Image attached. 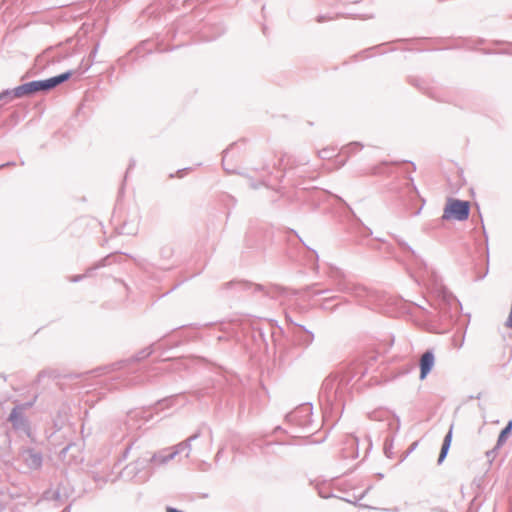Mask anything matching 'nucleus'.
Wrapping results in <instances>:
<instances>
[{
  "label": "nucleus",
  "instance_id": "obj_45",
  "mask_svg": "<svg viewBox=\"0 0 512 512\" xmlns=\"http://www.w3.org/2000/svg\"><path fill=\"white\" fill-rule=\"evenodd\" d=\"M359 17H360V18H370L371 16H370V15H367V16H364V17H362V16H359Z\"/></svg>",
  "mask_w": 512,
  "mask_h": 512
},
{
  "label": "nucleus",
  "instance_id": "obj_1",
  "mask_svg": "<svg viewBox=\"0 0 512 512\" xmlns=\"http://www.w3.org/2000/svg\"><path fill=\"white\" fill-rule=\"evenodd\" d=\"M348 379L344 376L331 374L326 377L320 390V399L328 406L341 407L348 390Z\"/></svg>",
  "mask_w": 512,
  "mask_h": 512
},
{
  "label": "nucleus",
  "instance_id": "obj_25",
  "mask_svg": "<svg viewBox=\"0 0 512 512\" xmlns=\"http://www.w3.org/2000/svg\"><path fill=\"white\" fill-rule=\"evenodd\" d=\"M331 19H332L331 17L320 15L317 17V22L322 23L324 21L331 20Z\"/></svg>",
  "mask_w": 512,
  "mask_h": 512
},
{
  "label": "nucleus",
  "instance_id": "obj_6",
  "mask_svg": "<svg viewBox=\"0 0 512 512\" xmlns=\"http://www.w3.org/2000/svg\"><path fill=\"white\" fill-rule=\"evenodd\" d=\"M148 465V459L146 458H138L136 461L128 464L122 471V476L128 479H134L139 476V474L144 471V469Z\"/></svg>",
  "mask_w": 512,
  "mask_h": 512
},
{
  "label": "nucleus",
  "instance_id": "obj_37",
  "mask_svg": "<svg viewBox=\"0 0 512 512\" xmlns=\"http://www.w3.org/2000/svg\"><path fill=\"white\" fill-rule=\"evenodd\" d=\"M416 446H417V443H416V442H415V443H413V444L411 445V447H410L409 451L407 452V454H408V453H410V452H412V451L415 449V447H416Z\"/></svg>",
  "mask_w": 512,
  "mask_h": 512
},
{
  "label": "nucleus",
  "instance_id": "obj_31",
  "mask_svg": "<svg viewBox=\"0 0 512 512\" xmlns=\"http://www.w3.org/2000/svg\"><path fill=\"white\" fill-rule=\"evenodd\" d=\"M131 450V445H128L123 453V458H126Z\"/></svg>",
  "mask_w": 512,
  "mask_h": 512
},
{
  "label": "nucleus",
  "instance_id": "obj_4",
  "mask_svg": "<svg viewBox=\"0 0 512 512\" xmlns=\"http://www.w3.org/2000/svg\"><path fill=\"white\" fill-rule=\"evenodd\" d=\"M8 422L11 423L12 428L17 432L24 433L27 437H32L31 424L25 411L22 408L14 406L8 416Z\"/></svg>",
  "mask_w": 512,
  "mask_h": 512
},
{
  "label": "nucleus",
  "instance_id": "obj_33",
  "mask_svg": "<svg viewBox=\"0 0 512 512\" xmlns=\"http://www.w3.org/2000/svg\"><path fill=\"white\" fill-rule=\"evenodd\" d=\"M166 512H183V511L178 510V509H176L174 507H167L166 508Z\"/></svg>",
  "mask_w": 512,
  "mask_h": 512
},
{
  "label": "nucleus",
  "instance_id": "obj_9",
  "mask_svg": "<svg viewBox=\"0 0 512 512\" xmlns=\"http://www.w3.org/2000/svg\"><path fill=\"white\" fill-rule=\"evenodd\" d=\"M338 291L351 294L358 299H361L367 295V290L365 287L351 282H339Z\"/></svg>",
  "mask_w": 512,
  "mask_h": 512
},
{
  "label": "nucleus",
  "instance_id": "obj_15",
  "mask_svg": "<svg viewBox=\"0 0 512 512\" xmlns=\"http://www.w3.org/2000/svg\"><path fill=\"white\" fill-rule=\"evenodd\" d=\"M19 89V86L13 88V89H6L0 93V101L4 103H8L16 98H22L25 95L16 93L15 91Z\"/></svg>",
  "mask_w": 512,
  "mask_h": 512
},
{
  "label": "nucleus",
  "instance_id": "obj_29",
  "mask_svg": "<svg viewBox=\"0 0 512 512\" xmlns=\"http://www.w3.org/2000/svg\"><path fill=\"white\" fill-rule=\"evenodd\" d=\"M329 291H330L329 289L318 290V291H315L313 294H314V295H321V294H326V293H328Z\"/></svg>",
  "mask_w": 512,
  "mask_h": 512
},
{
  "label": "nucleus",
  "instance_id": "obj_24",
  "mask_svg": "<svg viewBox=\"0 0 512 512\" xmlns=\"http://www.w3.org/2000/svg\"><path fill=\"white\" fill-rule=\"evenodd\" d=\"M172 403V398H165V399H162V400H159L157 403H156V406H160V407H168L170 406Z\"/></svg>",
  "mask_w": 512,
  "mask_h": 512
},
{
  "label": "nucleus",
  "instance_id": "obj_27",
  "mask_svg": "<svg viewBox=\"0 0 512 512\" xmlns=\"http://www.w3.org/2000/svg\"><path fill=\"white\" fill-rule=\"evenodd\" d=\"M151 473H145L142 476H139L140 481H147L150 477Z\"/></svg>",
  "mask_w": 512,
  "mask_h": 512
},
{
  "label": "nucleus",
  "instance_id": "obj_12",
  "mask_svg": "<svg viewBox=\"0 0 512 512\" xmlns=\"http://www.w3.org/2000/svg\"><path fill=\"white\" fill-rule=\"evenodd\" d=\"M200 436L201 433L200 431H198L195 434L188 437L185 441H182L171 447L172 452H175V457L183 451H186V457H189L192 450V442L200 438Z\"/></svg>",
  "mask_w": 512,
  "mask_h": 512
},
{
  "label": "nucleus",
  "instance_id": "obj_10",
  "mask_svg": "<svg viewBox=\"0 0 512 512\" xmlns=\"http://www.w3.org/2000/svg\"><path fill=\"white\" fill-rule=\"evenodd\" d=\"M175 458V452H172L171 448L162 449L156 453H154L149 459L148 463L155 466L165 465L169 461Z\"/></svg>",
  "mask_w": 512,
  "mask_h": 512
},
{
  "label": "nucleus",
  "instance_id": "obj_35",
  "mask_svg": "<svg viewBox=\"0 0 512 512\" xmlns=\"http://www.w3.org/2000/svg\"><path fill=\"white\" fill-rule=\"evenodd\" d=\"M53 52V49H48L45 53H44V56L45 57H50V54Z\"/></svg>",
  "mask_w": 512,
  "mask_h": 512
},
{
  "label": "nucleus",
  "instance_id": "obj_36",
  "mask_svg": "<svg viewBox=\"0 0 512 512\" xmlns=\"http://www.w3.org/2000/svg\"><path fill=\"white\" fill-rule=\"evenodd\" d=\"M409 180H410V185H411V187L413 188V190H414L415 192H417V188H416V186L413 184V178H409Z\"/></svg>",
  "mask_w": 512,
  "mask_h": 512
},
{
  "label": "nucleus",
  "instance_id": "obj_22",
  "mask_svg": "<svg viewBox=\"0 0 512 512\" xmlns=\"http://www.w3.org/2000/svg\"><path fill=\"white\" fill-rule=\"evenodd\" d=\"M36 400H37V396H34V398L31 401H28L25 403H20V404H17L16 406L22 408V410L26 412V410L30 409L34 405Z\"/></svg>",
  "mask_w": 512,
  "mask_h": 512
},
{
  "label": "nucleus",
  "instance_id": "obj_42",
  "mask_svg": "<svg viewBox=\"0 0 512 512\" xmlns=\"http://www.w3.org/2000/svg\"><path fill=\"white\" fill-rule=\"evenodd\" d=\"M346 160H342L341 162L338 163V167H342L344 164H345Z\"/></svg>",
  "mask_w": 512,
  "mask_h": 512
},
{
  "label": "nucleus",
  "instance_id": "obj_14",
  "mask_svg": "<svg viewBox=\"0 0 512 512\" xmlns=\"http://www.w3.org/2000/svg\"><path fill=\"white\" fill-rule=\"evenodd\" d=\"M451 441H452V426L450 427L448 433L444 437L441 451H440V454L438 457V464H441L445 460V458L448 454V451L450 449V446H451Z\"/></svg>",
  "mask_w": 512,
  "mask_h": 512
},
{
  "label": "nucleus",
  "instance_id": "obj_34",
  "mask_svg": "<svg viewBox=\"0 0 512 512\" xmlns=\"http://www.w3.org/2000/svg\"><path fill=\"white\" fill-rule=\"evenodd\" d=\"M335 298H336L335 296L330 297V298H326V299H325V302L322 304V308H323V309H327V307H326L325 303H326V302H328L329 300H332V299H335Z\"/></svg>",
  "mask_w": 512,
  "mask_h": 512
},
{
  "label": "nucleus",
  "instance_id": "obj_39",
  "mask_svg": "<svg viewBox=\"0 0 512 512\" xmlns=\"http://www.w3.org/2000/svg\"><path fill=\"white\" fill-rule=\"evenodd\" d=\"M447 299H448V301H449V302L457 303V300H455V299H454V298H452L451 296H449Z\"/></svg>",
  "mask_w": 512,
  "mask_h": 512
},
{
  "label": "nucleus",
  "instance_id": "obj_19",
  "mask_svg": "<svg viewBox=\"0 0 512 512\" xmlns=\"http://www.w3.org/2000/svg\"><path fill=\"white\" fill-rule=\"evenodd\" d=\"M329 277L335 281L337 287L339 282H346L344 273L338 268H332Z\"/></svg>",
  "mask_w": 512,
  "mask_h": 512
},
{
  "label": "nucleus",
  "instance_id": "obj_44",
  "mask_svg": "<svg viewBox=\"0 0 512 512\" xmlns=\"http://www.w3.org/2000/svg\"><path fill=\"white\" fill-rule=\"evenodd\" d=\"M420 212H421V208H419V209L415 212V215L420 214Z\"/></svg>",
  "mask_w": 512,
  "mask_h": 512
},
{
  "label": "nucleus",
  "instance_id": "obj_8",
  "mask_svg": "<svg viewBox=\"0 0 512 512\" xmlns=\"http://www.w3.org/2000/svg\"><path fill=\"white\" fill-rule=\"evenodd\" d=\"M39 91H48L45 79L44 80H35L31 82L24 83L19 85V89L16 90V93L24 94L25 96L34 94Z\"/></svg>",
  "mask_w": 512,
  "mask_h": 512
},
{
  "label": "nucleus",
  "instance_id": "obj_28",
  "mask_svg": "<svg viewBox=\"0 0 512 512\" xmlns=\"http://www.w3.org/2000/svg\"><path fill=\"white\" fill-rule=\"evenodd\" d=\"M227 154H228V149H227V150H225V151L223 152V167H224V169H225L226 171H230V170H229L228 168H226V166H225V158H226Z\"/></svg>",
  "mask_w": 512,
  "mask_h": 512
},
{
  "label": "nucleus",
  "instance_id": "obj_5",
  "mask_svg": "<svg viewBox=\"0 0 512 512\" xmlns=\"http://www.w3.org/2000/svg\"><path fill=\"white\" fill-rule=\"evenodd\" d=\"M19 458L31 471L39 470L43 465L42 453L31 447L20 448Z\"/></svg>",
  "mask_w": 512,
  "mask_h": 512
},
{
  "label": "nucleus",
  "instance_id": "obj_3",
  "mask_svg": "<svg viewBox=\"0 0 512 512\" xmlns=\"http://www.w3.org/2000/svg\"><path fill=\"white\" fill-rule=\"evenodd\" d=\"M312 404L305 403L286 415V421L299 427L307 428L312 424Z\"/></svg>",
  "mask_w": 512,
  "mask_h": 512
},
{
  "label": "nucleus",
  "instance_id": "obj_18",
  "mask_svg": "<svg viewBox=\"0 0 512 512\" xmlns=\"http://www.w3.org/2000/svg\"><path fill=\"white\" fill-rule=\"evenodd\" d=\"M362 145L358 142L350 143L341 149V153L349 157L351 154H353L355 151L362 149Z\"/></svg>",
  "mask_w": 512,
  "mask_h": 512
},
{
  "label": "nucleus",
  "instance_id": "obj_11",
  "mask_svg": "<svg viewBox=\"0 0 512 512\" xmlns=\"http://www.w3.org/2000/svg\"><path fill=\"white\" fill-rule=\"evenodd\" d=\"M435 362L434 354L431 350H427L420 359V379L424 380L431 372Z\"/></svg>",
  "mask_w": 512,
  "mask_h": 512
},
{
  "label": "nucleus",
  "instance_id": "obj_32",
  "mask_svg": "<svg viewBox=\"0 0 512 512\" xmlns=\"http://www.w3.org/2000/svg\"><path fill=\"white\" fill-rule=\"evenodd\" d=\"M210 468V464H207L205 462L202 463L200 469L205 471V470H208Z\"/></svg>",
  "mask_w": 512,
  "mask_h": 512
},
{
  "label": "nucleus",
  "instance_id": "obj_2",
  "mask_svg": "<svg viewBox=\"0 0 512 512\" xmlns=\"http://www.w3.org/2000/svg\"><path fill=\"white\" fill-rule=\"evenodd\" d=\"M470 213V204L468 201L459 199H450L444 208L442 215L443 220L454 219L457 221H464L468 219Z\"/></svg>",
  "mask_w": 512,
  "mask_h": 512
},
{
  "label": "nucleus",
  "instance_id": "obj_7",
  "mask_svg": "<svg viewBox=\"0 0 512 512\" xmlns=\"http://www.w3.org/2000/svg\"><path fill=\"white\" fill-rule=\"evenodd\" d=\"M224 287L226 289H236V290H251L253 293L255 292H265L267 295H269V291L265 289L264 286L260 284H253L247 281H230L224 284Z\"/></svg>",
  "mask_w": 512,
  "mask_h": 512
},
{
  "label": "nucleus",
  "instance_id": "obj_38",
  "mask_svg": "<svg viewBox=\"0 0 512 512\" xmlns=\"http://www.w3.org/2000/svg\"><path fill=\"white\" fill-rule=\"evenodd\" d=\"M0 379H3L4 381L7 380V376L3 373H0Z\"/></svg>",
  "mask_w": 512,
  "mask_h": 512
},
{
  "label": "nucleus",
  "instance_id": "obj_43",
  "mask_svg": "<svg viewBox=\"0 0 512 512\" xmlns=\"http://www.w3.org/2000/svg\"><path fill=\"white\" fill-rule=\"evenodd\" d=\"M67 57H68V55H67V54H65V55H63L62 57L58 58L56 61H61L62 59L67 58Z\"/></svg>",
  "mask_w": 512,
  "mask_h": 512
},
{
  "label": "nucleus",
  "instance_id": "obj_41",
  "mask_svg": "<svg viewBox=\"0 0 512 512\" xmlns=\"http://www.w3.org/2000/svg\"><path fill=\"white\" fill-rule=\"evenodd\" d=\"M403 246H405L409 251H411L414 254V251H412L411 247L407 246L405 242H402Z\"/></svg>",
  "mask_w": 512,
  "mask_h": 512
},
{
  "label": "nucleus",
  "instance_id": "obj_23",
  "mask_svg": "<svg viewBox=\"0 0 512 512\" xmlns=\"http://www.w3.org/2000/svg\"><path fill=\"white\" fill-rule=\"evenodd\" d=\"M212 444H213L212 432L209 431L208 438H207L206 443L204 445L205 452L209 453L211 451Z\"/></svg>",
  "mask_w": 512,
  "mask_h": 512
},
{
  "label": "nucleus",
  "instance_id": "obj_47",
  "mask_svg": "<svg viewBox=\"0 0 512 512\" xmlns=\"http://www.w3.org/2000/svg\"><path fill=\"white\" fill-rule=\"evenodd\" d=\"M7 165H10V163L3 164L0 167H4V166H7Z\"/></svg>",
  "mask_w": 512,
  "mask_h": 512
},
{
  "label": "nucleus",
  "instance_id": "obj_21",
  "mask_svg": "<svg viewBox=\"0 0 512 512\" xmlns=\"http://www.w3.org/2000/svg\"><path fill=\"white\" fill-rule=\"evenodd\" d=\"M335 154L334 148H324L320 151H318V156L321 159H331Z\"/></svg>",
  "mask_w": 512,
  "mask_h": 512
},
{
  "label": "nucleus",
  "instance_id": "obj_26",
  "mask_svg": "<svg viewBox=\"0 0 512 512\" xmlns=\"http://www.w3.org/2000/svg\"><path fill=\"white\" fill-rule=\"evenodd\" d=\"M223 450H224L223 448H220V449L218 450V452L216 453V455H215V463H218V462H219V460H220V458H221V454H222Z\"/></svg>",
  "mask_w": 512,
  "mask_h": 512
},
{
  "label": "nucleus",
  "instance_id": "obj_16",
  "mask_svg": "<svg viewBox=\"0 0 512 512\" xmlns=\"http://www.w3.org/2000/svg\"><path fill=\"white\" fill-rule=\"evenodd\" d=\"M105 260H102L99 264H97L96 266L94 267H91V268H88L86 273L85 274H80V275H75V276H71L69 277V281L70 282H73V283H76V282H79L81 280H83L84 278L86 277H89L92 273L93 270L95 269H98L100 268L101 266H104L105 263H104Z\"/></svg>",
  "mask_w": 512,
  "mask_h": 512
},
{
  "label": "nucleus",
  "instance_id": "obj_40",
  "mask_svg": "<svg viewBox=\"0 0 512 512\" xmlns=\"http://www.w3.org/2000/svg\"><path fill=\"white\" fill-rule=\"evenodd\" d=\"M337 16H338V17H346V15H344V14H338ZM347 17L354 18L355 16L347 15Z\"/></svg>",
  "mask_w": 512,
  "mask_h": 512
},
{
  "label": "nucleus",
  "instance_id": "obj_46",
  "mask_svg": "<svg viewBox=\"0 0 512 512\" xmlns=\"http://www.w3.org/2000/svg\"><path fill=\"white\" fill-rule=\"evenodd\" d=\"M411 164H412V166H413V170H415V169H416L415 164H414V163H412V162H411Z\"/></svg>",
  "mask_w": 512,
  "mask_h": 512
},
{
  "label": "nucleus",
  "instance_id": "obj_48",
  "mask_svg": "<svg viewBox=\"0 0 512 512\" xmlns=\"http://www.w3.org/2000/svg\"><path fill=\"white\" fill-rule=\"evenodd\" d=\"M315 285H316V284H314V286H315ZM312 287H313V285H312V286H308V287H307V290H310Z\"/></svg>",
  "mask_w": 512,
  "mask_h": 512
},
{
  "label": "nucleus",
  "instance_id": "obj_17",
  "mask_svg": "<svg viewBox=\"0 0 512 512\" xmlns=\"http://www.w3.org/2000/svg\"><path fill=\"white\" fill-rule=\"evenodd\" d=\"M512 432V420H510L507 425L505 426V428L500 432L499 436H498V440H497V446H501L503 445L507 438L510 436Z\"/></svg>",
  "mask_w": 512,
  "mask_h": 512
},
{
  "label": "nucleus",
  "instance_id": "obj_30",
  "mask_svg": "<svg viewBox=\"0 0 512 512\" xmlns=\"http://www.w3.org/2000/svg\"><path fill=\"white\" fill-rule=\"evenodd\" d=\"M97 51H98V45H96V46L94 47V49L91 51V53H90V55H89V56H90V58H94V57L96 56Z\"/></svg>",
  "mask_w": 512,
  "mask_h": 512
},
{
  "label": "nucleus",
  "instance_id": "obj_20",
  "mask_svg": "<svg viewBox=\"0 0 512 512\" xmlns=\"http://www.w3.org/2000/svg\"><path fill=\"white\" fill-rule=\"evenodd\" d=\"M153 353V345L145 347L134 356V361H141Z\"/></svg>",
  "mask_w": 512,
  "mask_h": 512
},
{
  "label": "nucleus",
  "instance_id": "obj_13",
  "mask_svg": "<svg viewBox=\"0 0 512 512\" xmlns=\"http://www.w3.org/2000/svg\"><path fill=\"white\" fill-rule=\"evenodd\" d=\"M72 74V71H67L57 76L45 79L48 91L67 81Z\"/></svg>",
  "mask_w": 512,
  "mask_h": 512
}]
</instances>
